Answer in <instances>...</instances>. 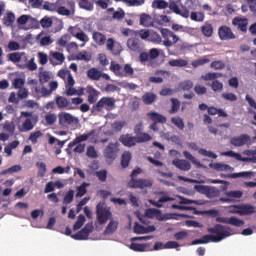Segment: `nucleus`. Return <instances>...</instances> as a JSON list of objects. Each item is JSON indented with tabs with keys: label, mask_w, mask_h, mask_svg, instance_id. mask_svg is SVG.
Wrapping results in <instances>:
<instances>
[{
	"label": "nucleus",
	"mask_w": 256,
	"mask_h": 256,
	"mask_svg": "<svg viewBox=\"0 0 256 256\" xmlns=\"http://www.w3.org/2000/svg\"><path fill=\"white\" fill-rule=\"evenodd\" d=\"M207 235L202 236V242L207 243H220L223 239L231 237V228L228 226H223L221 224H216L214 227L207 228Z\"/></svg>",
	"instance_id": "obj_1"
},
{
	"label": "nucleus",
	"mask_w": 256,
	"mask_h": 256,
	"mask_svg": "<svg viewBox=\"0 0 256 256\" xmlns=\"http://www.w3.org/2000/svg\"><path fill=\"white\" fill-rule=\"evenodd\" d=\"M153 139L149 134H142L140 136H132L131 134H122L119 138L120 143L124 147H135L137 143H147Z\"/></svg>",
	"instance_id": "obj_2"
},
{
	"label": "nucleus",
	"mask_w": 256,
	"mask_h": 256,
	"mask_svg": "<svg viewBox=\"0 0 256 256\" xmlns=\"http://www.w3.org/2000/svg\"><path fill=\"white\" fill-rule=\"evenodd\" d=\"M115 103V98L104 96L92 106L91 113L97 115V113H103V111H113L116 107Z\"/></svg>",
	"instance_id": "obj_3"
},
{
	"label": "nucleus",
	"mask_w": 256,
	"mask_h": 256,
	"mask_svg": "<svg viewBox=\"0 0 256 256\" xmlns=\"http://www.w3.org/2000/svg\"><path fill=\"white\" fill-rule=\"evenodd\" d=\"M110 71L116 75V77H133L135 75V69L131 67V64H125L124 67L116 61H111Z\"/></svg>",
	"instance_id": "obj_4"
},
{
	"label": "nucleus",
	"mask_w": 256,
	"mask_h": 256,
	"mask_svg": "<svg viewBox=\"0 0 256 256\" xmlns=\"http://www.w3.org/2000/svg\"><path fill=\"white\" fill-rule=\"evenodd\" d=\"M66 4V0H57L55 3L45 2L43 9L46 11H55L58 15L69 17V15H71V10L65 7Z\"/></svg>",
	"instance_id": "obj_5"
},
{
	"label": "nucleus",
	"mask_w": 256,
	"mask_h": 256,
	"mask_svg": "<svg viewBox=\"0 0 256 256\" xmlns=\"http://www.w3.org/2000/svg\"><path fill=\"white\" fill-rule=\"evenodd\" d=\"M228 213H231L232 215H240L241 217H245L247 215L255 214L256 208L251 204L230 205L228 207Z\"/></svg>",
	"instance_id": "obj_6"
},
{
	"label": "nucleus",
	"mask_w": 256,
	"mask_h": 256,
	"mask_svg": "<svg viewBox=\"0 0 256 256\" xmlns=\"http://www.w3.org/2000/svg\"><path fill=\"white\" fill-rule=\"evenodd\" d=\"M96 217L99 225H105L113 217L111 208L105 206V202H100L96 205Z\"/></svg>",
	"instance_id": "obj_7"
},
{
	"label": "nucleus",
	"mask_w": 256,
	"mask_h": 256,
	"mask_svg": "<svg viewBox=\"0 0 256 256\" xmlns=\"http://www.w3.org/2000/svg\"><path fill=\"white\" fill-rule=\"evenodd\" d=\"M79 124V118L73 116L69 112H60L58 114V125L62 129H69V127H73Z\"/></svg>",
	"instance_id": "obj_8"
},
{
	"label": "nucleus",
	"mask_w": 256,
	"mask_h": 256,
	"mask_svg": "<svg viewBox=\"0 0 256 256\" xmlns=\"http://www.w3.org/2000/svg\"><path fill=\"white\" fill-rule=\"evenodd\" d=\"M161 35L164 39L163 45L166 47H173L179 41V36L167 28L161 30Z\"/></svg>",
	"instance_id": "obj_9"
},
{
	"label": "nucleus",
	"mask_w": 256,
	"mask_h": 256,
	"mask_svg": "<svg viewBox=\"0 0 256 256\" xmlns=\"http://www.w3.org/2000/svg\"><path fill=\"white\" fill-rule=\"evenodd\" d=\"M93 224L87 223L80 231H78L76 234L72 235V239H75V241H86V239H89V235L93 233Z\"/></svg>",
	"instance_id": "obj_10"
},
{
	"label": "nucleus",
	"mask_w": 256,
	"mask_h": 256,
	"mask_svg": "<svg viewBox=\"0 0 256 256\" xmlns=\"http://www.w3.org/2000/svg\"><path fill=\"white\" fill-rule=\"evenodd\" d=\"M159 55H161V53L159 52V49L152 48L149 50V53L141 52L139 55V61H140V63L145 65V63H149V62L157 59L159 57Z\"/></svg>",
	"instance_id": "obj_11"
},
{
	"label": "nucleus",
	"mask_w": 256,
	"mask_h": 256,
	"mask_svg": "<svg viewBox=\"0 0 256 256\" xmlns=\"http://www.w3.org/2000/svg\"><path fill=\"white\" fill-rule=\"evenodd\" d=\"M230 145H233V147H243L245 145H251V136H249V134L234 136L230 139Z\"/></svg>",
	"instance_id": "obj_12"
},
{
	"label": "nucleus",
	"mask_w": 256,
	"mask_h": 256,
	"mask_svg": "<svg viewBox=\"0 0 256 256\" xmlns=\"http://www.w3.org/2000/svg\"><path fill=\"white\" fill-rule=\"evenodd\" d=\"M128 187L130 189H145V187H153V181L147 179H135L132 178L128 182Z\"/></svg>",
	"instance_id": "obj_13"
},
{
	"label": "nucleus",
	"mask_w": 256,
	"mask_h": 256,
	"mask_svg": "<svg viewBox=\"0 0 256 256\" xmlns=\"http://www.w3.org/2000/svg\"><path fill=\"white\" fill-rule=\"evenodd\" d=\"M217 223H224L225 225H233V227H243L245 221L235 217H218L216 218Z\"/></svg>",
	"instance_id": "obj_14"
},
{
	"label": "nucleus",
	"mask_w": 256,
	"mask_h": 256,
	"mask_svg": "<svg viewBox=\"0 0 256 256\" xmlns=\"http://www.w3.org/2000/svg\"><path fill=\"white\" fill-rule=\"evenodd\" d=\"M218 36L221 41H231V39H235V34L231 27L229 26H220L218 29Z\"/></svg>",
	"instance_id": "obj_15"
},
{
	"label": "nucleus",
	"mask_w": 256,
	"mask_h": 256,
	"mask_svg": "<svg viewBox=\"0 0 256 256\" xmlns=\"http://www.w3.org/2000/svg\"><path fill=\"white\" fill-rule=\"evenodd\" d=\"M38 120H39V117L37 116H34L32 118H26L20 128L21 133H27V131H33V129H35V125H37Z\"/></svg>",
	"instance_id": "obj_16"
},
{
	"label": "nucleus",
	"mask_w": 256,
	"mask_h": 256,
	"mask_svg": "<svg viewBox=\"0 0 256 256\" xmlns=\"http://www.w3.org/2000/svg\"><path fill=\"white\" fill-rule=\"evenodd\" d=\"M226 197L220 198L221 203H233V199H241L243 197V192L241 190H231L225 192Z\"/></svg>",
	"instance_id": "obj_17"
},
{
	"label": "nucleus",
	"mask_w": 256,
	"mask_h": 256,
	"mask_svg": "<svg viewBox=\"0 0 256 256\" xmlns=\"http://www.w3.org/2000/svg\"><path fill=\"white\" fill-rule=\"evenodd\" d=\"M85 94L87 95L88 103H90V105H93L97 103V99H99L100 92L93 86H87L85 88Z\"/></svg>",
	"instance_id": "obj_18"
},
{
	"label": "nucleus",
	"mask_w": 256,
	"mask_h": 256,
	"mask_svg": "<svg viewBox=\"0 0 256 256\" xmlns=\"http://www.w3.org/2000/svg\"><path fill=\"white\" fill-rule=\"evenodd\" d=\"M226 157H233L236 161H243V163H256V157H242L240 153L233 152V150L224 153Z\"/></svg>",
	"instance_id": "obj_19"
},
{
	"label": "nucleus",
	"mask_w": 256,
	"mask_h": 256,
	"mask_svg": "<svg viewBox=\"0 0 256 256\" xmlns=\"http://www.w3.org/2000/svg\"><path fill=\"white\" fill-rule=\"evenodd\" d=\"M190 149L193 151H198L199 155H202L203 157H210V159H217V154L214 152L208 151L204 148H199L195 142H191L189 144Z\"/></svg>",
	"instance_id": "obj_20"
},
{
	"label": "nucleus",
	"mask_w": 256,
	"mask_h": 256,
	"mask_svg": "<svg viewBox=\"0 0 256 256\" xmlns=\"http://www.w3.org/2000/svg\"><path fill=\"white\" fill-rule=\"evenodd\" d=\"M49 61L54 67L56 65H62L65 62V54L51 51Z\"/></svg>",
	"instance_id": "obj_21"
},
{
	"label": "nucleus",
	"mask_w": 256,
	"mask_h": 256,
	"mask_svg": "<svg viewBox=\"0 0 256 256\" xmlns=\"http://www.w3.org/2000/svg\"><path fill=\"white\" fill-rule=\"evenodd\" d=\"M93 135H95V130H91L86 134L77 136L72 142L68 144L69 149H73L75 145H79V143H83V141H87V139H89V137H93Z\"/></svg>",
	"instance_id": "obj_22"
},
{
	"label": "nucleus",
	"mask_w": 256,
	"mask_h": 256,
	"mask_svg": "<svg viewBox=\"0 0 256 256\" xmlns=\"http://www.w3.org/2000/svg\"><path fill=\"white\" fill-rule=\"evenodd\" d=\"M117 151H119L117 144L110 143L104 150V157L106 159H117Z\"/></svg>",
	"instance_id": "obj_23"
},
{
	"label": "nucleus",
	"mask_w": 256,
	"mask_h": 256,
	"mask_svg": "<svg viewBox=\"0 0 256 256\" xmlns=\"http://www.w3.org/2000/svg\"><path fill=\"white\" fill-rule=\"evenodd\" d=\"M194 189L198 193H201L202 195H206V197H213L215 195V188L211 186L195 185Z\"/></svg>",
	"instance_id": "obj_24"
},
{
	"label": "nucleus",
	"mask_w": 256,
	"mask_h": 256,
	"mask_svg": "<svg viewBox=\"0 0 256 256\" xmlns=\"http://www.w3.org/2000/svg\"><path fill=\"white\" fill-rule=\"evenodd\" d=\"M92 39L99 47H103V45L107 43V36L99 31H94L92 33Z\"/></svg>",
	"instance_id": "obj_25"
},
{
	"label": "nucleus",
	"mask_w": 256,
	"mask_h": 256,
	"mask_svg": "<svg viewBox=\"0 0 256 256\" xmlns=\"http://www.w3.org/2000/svg\"><path fill=\"white\" fill-rule=\"evenodd\" d=\"M232 24L238 27L243 33L247 32V26L249 25V20L246 18H234Z\"/></svg>",
	"instance_id": "obj_26"
},
{
	"label": "nucleus",
	"mask_w": 256,
	"mask_h": 256,
	"mask_svg": "<svg viewBox=\"0 0 256 256\" xmlns=\"http://www.w3.org/2000/svg\"><path fill=\"white\" fill-rule=\"evenodd\" d=\"M172 165L181 171H190L191 169V163L187 160H173Z\"/></svg>",
	"instance_id": "obj_27"
},
{
	"label": "nucleus",
	"mask_w": 256,
	"mask_h": 256,
	"mask_svg": "<svg viewBox=\"0 0 256 256\" xmlns=\"http://www.w3.org/2000/svg\"><path fill=\"white\" fill-rule=\"evenodd\" d=\"M147 115L154 123H162V125L167 123V117L163 116L162 114L150 112Z\"/></svg>",
	"instance_id": "obj_28"
},
{
	"label": "nucleus",
	"mask_w": 256,
	"mask_h": 256,
	"mask_svg": "<svg viewBox=\"0 0 256 256\" xmlns=\"http://www.w3.org/2000/svg\"><path fill=\"white\" fill-rule=\"evenodd\" d=\"M87 77L90 81H99L101 79V71L95 67L87 70Z\"/></svg>",
	"instance_id": "obj_29"
},
{
	"label": "nucleus",
	"mask_w": 256,
	"mask_h": 256,
	"mask_svg": "<svg viewBox=\"0 0 256 256\" xmlns=\"http://www.w3.org/2000/svg\"><path fill=\"white\" fill-rule=\"evenodd\" d=\"M169 201H175V198H171L167 194H164L158 201L150 200V203L154 207L161 208L163 207V203H169Z\"/></svg>",
	"instance_id": "obj_30"
},
{
	"label": "nucleus",
	"mask_w": 256,
	"mask_h": 256,
	"mask_svg": "<svg viewBox=\"0 0 256 256\" xmlns=\"http://www.w3.org/2000/svg\"><path fill=\"white\" fill-rule=\"evenodd\" d=\"M200 31L204 37H213V25L209 22H205L204 25L200 27Z\"/></svg>",
	"instance_id": "obj_31"
},
{
	"label": "nucleus",
	"mask_w": 256,
	"mask_h": 256,
	"mask_svg": "<svg viewBox=\"0 0 256 256\" xmlns=\"http://www.w3.org/2000/svg\"><path fill=\"white\" fill-rule=\"evenodd\" d=\"M127 47L131 51H139V49H141V44L139 43L137 37H131L127 41Z\"/></svg>",
	"instance_id": "obj_32"
},
{
	"label": "nucleus",
	"mask_w": 256,
	"mask_h": 256,
	"mask_svg": "<svg viewBox=\"0 0 256 256\" xmlns=\"http://www.w3.org/2000/svg\"><path fill=\"white\" fill-rule=\"evenodd\" d=\"M157 99V95L153 92H146L142 96V101L144 105H153L155 103V100Z\"/></svg>",
	"instance_id": "obj_33"
},
{
	"label": "nucleus",
	"mask_w": 256,
	"mask_h": 256,
	"mask_svg": "<svg viewBox=\"0 0 256 256\" xmlns=\"http://www.w3.org/2000/svg\"><path fill=\"white\" fill-rule=\"evenodd\" d=\"M221 77H223V73L221 72H208L202 75L201 79H203V81H215V79H220Z\"/></svg>",
	"instance_id": "obj_34"
},
{
	"label": "nucleus",
	"mask_w": 256,
	"mask_h": 256,
	"mask_svg": "<svg viewBox=\"0 0 256 256\" xmlns=\"http://www.w3.org/2000/svg\"><path fill=\"white\" fill-rule=\"evenodd\" d=\"M55 101L58 109H67V107L71 105V102H69V100H67V98L63 96H57L55 98Z\"/></svg>",
	"instance_id": "obj_35"
},
{
	"label": "nucleus",
	"mask_w": 256,
	"mask_h": 256,
	"mask_svg": "<svg viewBox=\"0 0 256 256\" xmlns=\"http://www.w3.org/2000/svg\"><path fill=\"white\" fill-rule=\"evenodd\" d=\"M119 227V222L111 220L107 225L106 229L104 230V235H113L117 228Z\"/></svg>",
	"instance_id": "obj_36"
},
{
	"label": "nucleus",
	"mask_w": 256,
	"mask_h": 256,
	"mask_svg": "<svg viewBox=\"0 0 256 256\" xmlns=\"http://www.w3.org/2000/svg\"><path fill=\"white\" fill-rule=\"evenodd\" d=\"M140 25H142L143 27H151L153 25V18L148 14H141Z\"/></svg>",
	"instance_id": "obj_37"
},
{
	"label": "nucleus",
	"mask_w": 256,
	"mask_h": 256,
	"mask_svg": "<svg viewBox=\"0 0 256 256\" xmlns=\"http://www.w3.org/2000/svg\"><path fill=\"white\" fill-rule=\"evenodd\" d=\"M71 41V35L69 34H64L62 35L56 42V45H58V47H63V48H67V45H69V42Z\"/></svg>",
	"instance_id": "obj_38"
},
{
	"label": "nucleus",
	"mask_w": 256,
	"mask_h": 256,
	"mask_svg": "<svg viewBox=\"0 0 256 256\" xmlns=\"http://www.w3.org/2000/svg\"><path fill=\"white\" fill-rule=\"evenodd\" d=\"M116 3H126L129 7H141L145 0H114Z\"/></svg>",
	"instance_id": "obj_39"
},
{
	"label": "nucleus",
	"mask_w": 256,
	"mask_h": 256,
	"mask_svg": "<svg viewBox=\"0 0 256 256\" xmlns=\"http://www.w3.org/2000/svg\"><path fill=\"white\" fill-rule=\"evenodd\" d=\"M170 67H187L189 65V61L185 59H173L168 62Z\"/></svg>",
	"instance_id": "obj_40"
},
{
	"label": "nucleus",
	"mask_w": 256,
	"mask_h": 256,
	"mask_svg": "<svg viewBox=\"0 0 256 256\" xmlns=\"http://www.w3.org/2000/svg\"><path fill=\"white\" fill-rule=\"evenodd\" d=\"M147 247H149V244H139V243H135V242H132L130 244V249L132 251H137L139 253H143V251H147Z\"/></svg>",
	"instance_id": "obj_41"
},
{
	"label": "nucleus",
	"mask_w": 256,
	"mask_h": 256,
	"mask_svg": "<svg viewBox=\"0 0 256 256\" xmlns=\"http://www.w3.org/2000/svg\"><path fill=\"white\" fill-rule=\"evenodd\" d=\"M172 106L171 109L169 110L170 115H173L181 109V102L177 98H171L170 99Z\"/></svg>",
	"instance_id": "obj_42"
},
{
	"label": "nucleus",
	"mask_w": 256,
	"mask_h": 256,
	"mask_svg": "<svg viewBox=\"0 0 256 256\" xmlns=\"http://www.w3.org/2000/svg\"><path fill=\"white\" fill-rule=\"evenodd\" d=\"M85 221H87V218H85V215L80 214L78 215L77 221L73 225V231H79L83 225H85Z\"/></svg>",
	"instance_id": "obj_43"
},
{
	"label": "nucleus",
	"mask_w": 256,
	"mask_h": 256,
	"mask_svg": "<svg viewBox=\"0 0 256 256\" xmlns=\"http://www.w3.org/2000/svg\"><path fill=\"white\" fill-rule=\"evenodd\" d=\"M151 36V31L147 29H140V30H135L134 32V37H139L142 40H146L148 37Z\"/></svg>",
	"instance_id": "obj_44"
},
{
	"label": "nucleus",
	"mask_w": 256,
	"mask_h": 256,
	"mask_svg": "<svg viewBox=\"0 0 256 256\" xmlns=\"http://www.w3.org/2000/svg\"><path fill=\"white\" fill-rule=\"evenodd\" d=\"M92 58L93 56L91 55V53L87 51H82L76 55L77 61H86V63H89Z\"/></svg>",
	"instance_id": "obj_45"
},
{
	"label": "nucleus",
	"mask_w": 256,
	"mask_h": 256,
	"mask_svg": "<svg viewBox=\"0 0 256 256\" xmlns=\"http://www.w3.org/2000/svg\"><path fill=\"white\" fill-rule=\"evenodd\" d=\"M172 125H175L178 129L183 131L185 129V122L183 121V118L176 116L171 118Z\"/></svg>",
	"instance_id": "obj_46"
},
{
	"label": "nucleus",
	"mask_w": 256,
	"mask_h": 256,
	"mask_svg": "<svg viewBox=\"0 0 256 256\" xmlns=\"http://www.w3.org/2000/svg\"><path fill=\"white\" fill-rule=\"evenodd\" d=\"M3 23L6 27H11L15 23V14L13 12H8L3 18Z\"/></svg>",
	"instance_id": "obj_47"
},
{
	"label": "nucleus",
	"mask_w": 256,
	"mask_h": 256,
	"mask_svg": "<svg viewBox=\"0 0 256 256\" xmlns=\"http://www.w3.org/2000/svg\"><path fill=\"white\" fill-rule=\"evenodd\" d=\"M190 19L196 21L197 23H202L205 21V13L203 12H191Z\"/></svg>",
	"instance_id": "obj_48"
},
{
	"label": "nucleus",
	"mask_w": 256,
	"mask_h": 256,
	"mask_svg": "<svg viewBox=\"0 0 256 256\" xmlns=\"http://www.w3.org/2000/svg\"><path fill=\"white\" fill-rule=\"evenodd\" d=\"M131 163V152H124L121 157V165L125 169Z\"/></svg>",
	"instance_id": "obj_49"
},
{
	"label": "nucleus",
	"mask_w": 256,
	"mask_h": 256,
	"mask_svg": "<svg viewBox=\"0 0 256 256\" xmlns=\"http://www.w3.org/2000/svg\"><path fill=\"white\" fill-rule=\"evenodd\" d=\"M183 156L185 157V159H187L188 161H191V163H193V165H197V167H201V162H199L197 160V158H195L193 156L192 153H190L189 151L185 150L183 151Z\"/></svg>",
	"instance_id": "obj_50"
},
{
	"label": "nucleus",
	"mask_w": 256,
	"mask_h": 256,
	"mask_svg": "<svg viewBox=\"0 0 256 256\" xmlns=\"http://www.w3.org/2000/svg\"><path fill=\"white\" fill-rule=\"evenodd\" d=\"M21 171V165H13L12 167L2 170L0 175H11L13 173H19Z\"/></svg>",
	"instance_id": "obj_51"
},
{
	"label": "nucleus",
	"mask_w": 256,
	"mask_h": 256,
	"mask_svg": "<svg viewBox=\"0 0 256 256\" xmlns=\"http://www.w3.org/2000/svg\"><path fill=\"white\" fill-rule=\"evenodd\" d=\"M152 7L154 9H167V7H169V3L165 0H154Z\"/></svg>",
	"instance_id": "obj_52"
},
{
	"label": "nucleus",
	"mask_w": 256,
	"mask_h": 256,
	"mask_svg": "<svg viewBox=\"0 0 256 256\" xmlns=\"http://www.w3.org/2000/svg\"><path fill=\"white\" fill-rule=\"evenodd\" d=\"M210 87L214 93H221V91H223V82H220L219 80H213Z\"/></svg>",
	"instance_id": "obj_53"
},
{
	"label": "nucleus",
	"mask_w": 256,
	"mask_h": 256,
	"mask_svg": "<svg viewBox=\"0 0 256 256\" xmlns=\"http://www.w3.org/2000/svg\"><path fill=\"white\" fill-rule=\"evenodd\" d=\"M207 63H211V59L200 58V59L192 61L191 65H192V67H194V69H197V67H201L202 65H207Z\"/></svg>",
	"instance_id": "obj_54"
},
{
	"label": "nucleus",
	"mask_w": 256,
	"mask_h": 256,
	"mask_svg": "<svg viewBox=\"0 0 256 256\" xmlns=\"http://www.w3.org/2000/svg\"><path fill=\"white\" fill-rule=\"evenodd\" d=\"M233 177H242L244 179H253L255 177V172L253 171H244L239 173L232 174Z\"/></svg>",
	"instance_id": "obj_55"
},
{
	"label": "nucleus",
	"mask_w": 256,
	"mask_h": 256,
	"mask_svg": "<svg viewBox=\"0 0 256 256\" xmlns=\"http://www.w3.org/2000/svg\"><path fill=\"white\" fill-rule=\"evenodd\" d=\"M133 229L136 235H145V233H147V227L139 224V222H135Z\"/></svg>",
	"instance_id": "obj_56"
},
{
	"label": "nucleus",
	"mask_w": 256,
	"mask_h": 256,
	"mask_svg": "<svg viewBox=\"0 0 256 256\" xmlns=\"http://www.w3.org/2000/svg\"><path fill=\"white\" fill-rule=\"evenodd\" d=\"M79 7L81 9H85L86 11H93V3H91L89 0H80L79 1Z\"/></svg>",
	"instance_id": "obj_57"
},
{
	"label": "nucleus",
	"mask_w": 256,
	"mask_h": 256,
	"mask_svg": "<svg viewBox=\"0 0 256 256\" xmlns=\"http://www.w3.org/2000/svg\"><path fill=\"white\" fill-rule=\"evenodd\" d=\"M211 69H214L215 71H221L223 69H225V62H223L222 60H217V61H213L210 64Z\"/></svg>",
	"instance_id": "obj_58"
},
{
	"label": "nucleus",
	"mask_w": 256,
	"mask_h": 256,
	"mask_svg": "<svg viewBox=\"0 0 256 256\" xmlns=\"http://www.w3.org/2000/svg\"><path fill=\"white\" fill-rule=\"evenodd\" d=\"M36 166L38 167V177H45V173H47V164L44 162H37Z\"/></svg>",
	"instance_id": "obj_59"
},
{
	"label": "nucleus",
	"mask_w": 256,
	"mask_h": 256,
	"mask_svg": "<svg viewBox=\"0 0 256 256\" xmlns=\"http://www.w3.org/2000/svg\"><path fill=\"white\" fill-rule=\"evenodd\" d=\"M12 87L13 89H21L25 87V79L23 78H14L12 81Z\"/></svg>",
	"instance_id": "obj_60"
},
{
	"label": "nucleus",
	"mask_w": 256,
	"mask_h": 256,
	"mask_svg": "<svg viewBox=\"0 0 256 256\" xmlns=\"http://www.w3.org/2000/svg\"><path fill=\"white\" fill-rule=\"evenodd\" d=\"M74 197H75V192L73 190H69L64 196L63 203L65 205H69L70 203H73Z\"/></svg>",
	"instance_id": "obj_61"
},
{
	"label": "nucleus",
	"mask_w": 256,
	"mask_h": 256,
	"mask_svg": "<svg viewBox=\"0 0 256 256\" xmlns=\"http://www.w3.org/2000/svg\"><path fill=\"white\" fill-rule=\"evenodd\" d=\"M180 89H182V91H191V89H193V81L185 80L181 82Z\"/></svg>",
	"instance_id": "obj_62"
},
{
	"label": "nucleus",
	"mask_w": 256,
	"mask_h": 256,
	"mask_svg": "<svg viewBox=\"0 0 256 256\" xmlns=\"http://www.w3.org/2000/svg\"><path fill=\"white\" fill-rule=\"evenodd\" d=\"M17 97L18 99H27L29 97V89L25 87L18 88Z\"/></svg>",
	"instance_id": "obj_63"
},
{
	"label": "nucleus",
	"mask_w": 256,
	"mask_h": 256,
	"mask_svg": "<svg viewBox=\"0 0 256 256\" xmlns=\"http://www.w3.org/2000/svg\"><path fill=\"white\" fill-rule=\"evenodd\" d=\"M194 92L196 93V95H205L207 94V87L201 84H196L194 87Z\"/></svg>",
	"instance_id": "obj_64"
}]
</instances>
